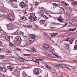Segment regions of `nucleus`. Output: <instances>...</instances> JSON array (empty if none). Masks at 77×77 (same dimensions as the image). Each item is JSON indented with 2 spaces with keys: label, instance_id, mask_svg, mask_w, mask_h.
<instances>
[{
  "label": "nucleus",
  "instance_id": "f257e3e1",
  "mask_svg": "<svg viewBox=\"0 0 77 77\" xmlns=\"http://www.w3.org/2000/svg\"><path fill=\"white\" fill-rule=\"evenodd\" d=\"M7 28L9 30H13L14 29L15 25L12 23H10L7 25Z\"/></svg>",
  "mask_w": 77,
  "mask_h": 77
},
{
  "label": "nucleus",
  "instance_id": "f03ea898",
  "mask_svg": "<svg viewBox=\"0 0 77 77\" xmlns=\"http://www.w3.org/2000/svg\"><path fill=\"white\" fill-rule=\"evenodd\" d=\"M19 6H20L22 8H25L26 7V4L22 1L19 4Z\"/></svg>",
  "mask_w": 77,
  "mask_h": 77
},
{
  "label": "nucleus",
  "instance_id": "7ed1b4c3",
  "mask_svg": "<svg viewBox=\"0 0 77 77\" xmlns=\"http://www.w3.org/2000/svg\"><path fill=\"white\" fill-rule=\"evenodd\" d=\"M34 74L35 75H39V70L38 69H35L34 71Z\"/></svg>",
  "mask_w": 77,
  "mask_h": 77
},
{
  "label": "nucleus",
  "instance_id": "20e7f679",
  "mask_svg": "<svg viewBox=\"0 0 77 77\" xmlns=\"http://www.w3.org/2000/svg\"><path fill=\"white\" fill-rule=\"evenodd\" d=\"M30 38L33 41H34V40L36 39V36H35V35L34 34H31L30 35Z\"/></svg>",
  "mask_w": 77,
  "mask_h": 77
},
{
  "label": "nucleus",
  "instance_id": "39448f33",
  "mask_svg": "<svg viewBox=\"0 0 77 77\" xmlns=\"http://www.w3.org/2000/svg\"><path fill=\"white\" fill-rule=\"evenodd\" d=\"M73 41V39L72 38H69L66 39V41L70 42V43L71 44H72Z\"/></svg>",
  "mask_w": 77,
  "mask_h": 77
},
{
  "label": "nucleus",
  "instance_id": "423d86ee",
  "mask_svg": "<svg viewBox=\"0 0 77 77\" xmlns=\"http://www.w3.org/2000/svg\"><path fill=\"white\" fill-rule=\"evenodd\" d=\"M20 40L21 37L20 36H17L15 38L14 41H20Z\"/></svg>",
  "mask_w": 77,
  "mask_h": 77
},
{
  "label": "nucleus",
  "instance_id": "0eeeda50",
  "mask_svg": "<svg viewBox=\"0 0 77 77\" xmlns=\"http://www.w3.org/2000/svg\"><path fill=\"white\" fill-rule=\"evenodd\" d=\"M7 17L8 19H9V20H12V15L11 14H8L7 15Z\"/></svg>",
  "mask_w": 77,
  "mask_h": 77
},
{
  "label": "nucleus",
  "instance_id": "6e6552de",
  "mask_svg": "<svg viewBox=\"0 0 77 77\" xmlns=\"http://www.w3.org/2000/svg\"><path fill=\"white\" fill-rule=\"evenodd\" d=\"M0 69H1L2 71H3V72H6V68L5 67H3L1 66H0Z\"/></svg>",
  "mask_w": 77,
  "mask_h": 77
},
{
  "label": "nucleus",
  "instance_id": "1a4fd4ad",
  "mask_svg": "<svg viewBox=\"0 0 77 77\" xmlns=\"http://www.w3.org/2000/svg\"><path fill=\"white\" fill-rule=\"evenodd\" d=\"M43 45V47L44 48H45V49H48V48H49V45H48V44H44Z\"/></svg>",
  "mask_w": 77,
  "mask_h": 77
},
{
  "label": "nucleus",
  "instance_id": "9d476101",
  "mask_svg": "<svg viewBox=\"0 0 77 77\" xmlns=\"http://www.w3.org/2000/svg\"><path fill=\"white\" fill-rule=\"evenodd\" d=\"M54 66H55L56 67H61L62 68V65L60 64H55L54 65Z\"/></svg>",
  "mask_w": 77,
  "mask_h": 77
},
{
  "label": "nucleus",
  "instance_id": "9b49d317",
  "mask_svg": "<svg viewBox=\"0 0 77 77\" xmlns=\"http://www.w3.org/2000/svg\"><path fill=\"white\" fill-rule=\"evenodd\" d=\"M13 66V65H10V66H9L7 67V68L9 69H11V70H12V69H14V68L12 67Z\"/></svg>",
  "mask_w": 77,
  "mask_h": 77
},
{
  "label": "nucleus",
  "instance_id": "f8f14e48",
  "mask_svg": "<svg viewBox=\"0 0 77 77\" xmlns=\"http://www.w3.org/2000/svg\"><path fill=\"white\" fill-rule=\"evenodd\" d=\"M5 39L8 41L10 40V37L8 35H6L5 36Z\"/></svg>",
  "mask_w": 77,
  "mask_h": 77
},
{
  "label": "nucleus",
  "instance_id": "ddd939ff",
  "mask_svg": "<svg viewBox=\"0 0 77 77\" xmlns=\"http://www.w3.org/2000/svg\"><path fill=\"white\" fill-rule=\"evenodd\" d=\"M38 20V18L37 17H36L35 16H34L33 18V21H36Z\"/></svg>",
  "mask_w": 77,
  "mask_h": 77
},
{
  "label": "nucleus",
  "instance_id": "4468645a",
  "mask_svg": "<svg viewBox=\"0 0 77 77\" xmlns=\"http://www.w3.org/2000/svg\"><path fill=\"white\" fill-rule=\"evenodd\" d=\"M20 70H21V69L20 68H17L16 69V72H19L20 71Z\"/></svg>",
  "mask_w": 77,
  "mask_h": 77
},
{
  "label": "nucleus",
  "instance_id": "2eb2a0df",
  "mask_svg": "<svg viewBox=\"0 0 77 77\" xmlns=\"http://www.w3.org/2000/svg\"><path fill=\"white\" fill-rule=\"evenodd\" d=\"M0 32H1V33L2 35H4L6 33L5 32H4L3 31H0Z\"/></svg>",
  "mask_w": 77,
  "mask_h": 77
},
{
  "label": "nucleus",
  "instance_id": "dca6fc26",
  "mask_svg": "<svg viewBox=\"0 0 77 77\" xmlns=\"http://www.w3.org/2000/svg\"><path fill=\"white\" fill-rule=\"evenodd\" d=\"M54 5L55 6H58V7H59V6H60V4H57L56 3H54Z\"/></svg>",
  "mask_w": 77,
  "mask_h": 77
},
{
  "label": "nucleus",
  "instance_id": "f3484780",
  "mask_svg": "<svg viewBox=\"0 0 77 77\" xmlns=\"http://www.w3.org/2000/svg\"><path fill=\"white\" fill-rule=\"evenodd\" d=\"M34 62H36V63H39V59H37V60H35L34 61Z\"/></svg>",
  "mask_w": 77,
  "mask_h": 77
},
{
  "label": "nucleus",
  "instance_id": "a211bd4d",
  "mask_svg": "<svg viewBox=\"0 0 77 77\" xmlns=\"http://www.w3.org/2000/svg\"><path fill=\"white\" fill-rule=\"evenodd\" d=\"M58 20L59 21H60V22H62L63 21L62 20V18H61V17L58 18Z\"/></svg>",
  "mask_w": 77,
  "mask_h": 77
},
{
  "label": "nucleus",
  "instance_id": "6ab92c4d",
  "mask_svg": "<svg viewBox=\"0 0 77 77\" xmlns=\"http://www.w3.org/2000/svg\"><path fill=\"white\" fill-rule=\"evenodd\" d=\"M77 45H75L74 46V50H77Z\"/></svg>",
  "mask_w": 77,
  "mask_h": 77
},
{
  "label": "nucleus",
  "instance_id": "aec40b11",
  "mask_svg": "<svg viewBox=\"0 0 77 77\" xmlns=\"http://www.w3.org/2000/svg\"><path fill=\"white\" fill-rule=\"evenodd\" d=\"M9 2H15L17 3V0H9Z\"/></svg>",
  "mask_w": 77,
  "mask_h": 77
},
{
  "label": "nucleus",
  "instance_id": "412c9836",
  "mask_svg": "<svg viewBox=\"0 0 77 77\" xmlns=\"http://www.w3.org/2000/svg\"><path fill=\"white\" fill-rule=\"evenodd\" d=\"M26 17L25 16L22 17V20H24V21H25V20H26Z\"/></svg>",
  "mask_w": 77,
  "mask_h": 77
},
{
  "label": "nucleus",
  "instance_id": "4be33fe9",
  "mask_svg": "<svg viewBox=\"0 0 77 77\" xmlns=\"http://www.w3.org/2000/svg\"><path fill=\"white\" fill-rule=\"evenodd\" d=\"M23 76H24V77H26V76H27V74H26V73L24 72L23 73Z\"/></svg>",
  "mask_w": 77,
  "mask_h": 77
},
{
  "label": "nucleus",
  "instance_id": "5701e85b",
  "mask_svg": "<svg viewBox=\"0 0 77 77\" xmlns=\"http://www.w3.org/2000/svg\"><path fill=\"white\" fill-rule=\"evenodd\" d=\"M73 20H75V21L77 20V17H75L73 18Z\"/></svg>",
  "mask_w": 77,
  "mask_h": 77
},
{
  "label": "nucleus",
  "instance_id": "b1692460",
  "mask_svg": "<svg viewBox=\"0 0 77 77\" xmlns=\"http://www.w3.org/2000/svg\"><path fill=\"white\" fill-rule=\"evenodd\" d=\"M34 10V8H32L30 10H29V11L30 12H32Z\"/></svg>",
  "mask_w": 77,
  "mask_h": 77
},
{
  "label": "nucleus",
  "instance_id": "393cba45",
  "mask_svg": "<svg viewBox=\"0 0 77 77\" xmlns=\"http://www.w3.org/2000/svg\"><path fill=\"white\" fill-rule=\"evenodd\" d=\"M18 30H17L15 32V35H18Z\"/></svg>",
  "mask_w": 77,
  "mask_h": 77
},
{
  "label": "nucleus",
  "instance_id": "a878e982",
  "mask_svg": "<svg viewBox=\"0 0 77 77\" xmlns=\"http://www.w3.org/2000/svg\"><path fill=\"white\" fill-rule=\"evenodd\" d=\"M0 12H4V11L2 10V9L1 8H0Z\"/></svg>",
  "mask_w": 77,
  "mask_h": 77
},
{
  "label": "nucleus",
  "instance_id": "bb28decb",
  "mask_svg": "<svg viewBox=\"0 0 77 77\" xmlns=\"http://www.w3.org/2000/svg\"><path fill=\"white\" fill-rule=\"evenodd\" d=\"M20 34L21 35H24V32H20Z\"/></svg>",
  "mask_w": 77,
  "mask_h": 77
},
{
  "label": "nucleus",
  "instance_id": "cd10ccee",
  "mask_svg": "<svg viewBox=\"0 0 77 77\" xmlns=\"http://www.w3.org/2000/svg\"><path fill=\"white\" fill-rule=\"evenodd\" d=\"M32 25H29L27 26L28 28H31L32 27Z\"/></svg>",
  "mask_w": 77,
  "mask_h": 77
},
{
  "label": "nucleus",
  "instance_id": "c85d7f7f",
  "mask_svg": "<svg viewBox=\"0 0 77 77\" xmlns=\"http://www.w3.org/2000/svg\"><path fill=\"white\" fill-rule=\"evenodd\" d=\"M46 67L47 68H51V67H50V66L48 65L47 64H46Z\"/></svg>",
  "mask_w": 77,
  "mask_h": 77
},
{
  "label": "nucleus",
  "instance_id": "c756f323",
  "mask_svg": "<svg viewBox=\"0 0 77 77\" xmlns=\"http://www.w3.org/2000/svg\"><path fill=\"white\" fill-rule=\"evenodd\" d=\"M76 30V28H75L74 29H70V31H74V30Z\"/></svg>",
  "mask_w": 77,
  "mask_h": 77
},
{
  "label": "nucleus",
  "instance_id": "7c9ffc66",
  "mask_svg": "<svg viewBox=\"0 0 77 77\" xmlns=\"http://www.w3.org/2000/svg\"><path fill=\"white\" fill-rule=\"evenodd\" d=\"M11 52H12V51H11V50H9L7 51V53H11Z\"/></svg>",
  "mask_w": 77,
  "mask_h": 77
},
{
  "label": "nucleus",
  "instance_id": "2f4dec72",
  "mask_svg": "<svg viewBox=\"0 0 77 77\" xmlns=\"http://www.w3.org/2000/svg\"><path fill=\"white\" fill-rule=\"evenodd\" d=\"M20 59H22V60H26V59L22 57H20Z\"/></svg>",
  "mask_w": 77,
  "mask_h": 77
},
{
  "label": "nucleus",
  "instance_id": "473e14b6",
  "mask_svg": "<svg viewBox=\"0 0 77 77\" xmlns=\"http://www.w3.org/2000/svg\"><path fill=\"white\" fill-rule=\"evenodd\" d=\"M65 66H66L65 65H62V67L61 68H65Z\"/></svg>",
  "mask_w": 77,
  "mask_h": 77
},
{
  "label": "nucleus",
  "instance_id": "72a5a7b5",
  "mask_svg": "<svg viewBox=\"0 0 77 77\" xmlns=\"http://www.w3.org/2000/svg\"><path fill=\"white\" fill-rule=\"evenodd\" d=\"M43 18H46V19H47V18H48V17H46L44 15V16H43Z\"/></svg>",
  "mask_w": 77,
  "mask_h": 77
},
{
  "label": "nucleus",
  "instance_id": "f704fd0d",
  "mask_svg": "<svg viewBox=\"0 0 77 77\" xmlns=\"http://www.w3.org/2000/svg\"><path fill=\"white\" fill-rule=\"evenodd\" d=\"M73 69L75 71H76L77 70V67H73Z\"/></svg>",
  "mask_w": 77,
  "mask_h": 77
},
{
  "label": "nucleus",
  "instance_id": "c9c22d12",
  "mask_svg": "<svg viewBox=\"0 0 77 77\" xmlns=\"http://www.w3.org/2000/svg\"><path fill=\"white\" fill-rule=\"evenodd\" d=\"M5 57L4 56L2 55L1 56V58H2V59H5Z\"/></svg>",
  "mask_w": 77,
  "mask_h": 77
},
{
  "label": "nucleus",
  "instance_id": "e433bc0d",
  "mask_svg": "<svg viewBox=\"0 0 77 77\" xmlns=\"http://www.w3.org/2000/svg\"><path fill=\"white\" fill-rule=\"evenodd\" d=\"M24 56H29V54H24Z\"/></svg>",
  "mask_w": 77,
  "mask_h": 77
},
{
  "label": "nucleus",
  "instance_id": "4c0bfd02",
  "mask_svg": "<svg viewBox=\"0 0 77 77\" xmlns=\"http://www.w3.org/2000/svg\"><path fill=\"white\" fill-rule=\"evenodd\" d=\"M5 15L4 14H0V17H4Z\"/></svg>",
  "mask_w": 77,
  "mask_h": 77
},
{
  "label": "nucleus",
  "instance_id": "58836bf2",
  "mask_svg": "<svg viewBox=\"0 0 77 77\" xmlns=\"http://www.w3.org/2000/svg\"><path fill=\"white\" fill-rule=\"evenodd\" d=\"M29 19H30V20H32V15H30V17H29Z\"/></svg>",
  "mask_w": 77,
  "mask_h": 77
},
{
  "label": "nucleus",
  "instance_id": "ea45409f",
  "mask_svg": "<svg viewBox=\"0 0 77 77\" xmlns=\"http://www.w3.org/2000/svg\"><path fill=\"white\" fill-rule=\"evenodd\" d=\"M74 5H76L77 4V2H74L73 3Z\"/></svg>",
  "mask_w": 77,
  "mask_h": 77
},
{
  "label": "nucleus",
  "instance_id": "a19ab883",
  "mask_svg": "<svg viewBox=\"0 0 77 77\" xmlns=\"http://www.w3.org/2000/svg\"><path fill=\"white\" fill-rule=\"evenodd\" d=\"M64 4L65 6H66L67 5V4L65 2H64Z\"/></svg>",
  "mask_w": 77,
  "mask_h": 77
},
{
  "label": "nucleus",
  "instance_id": "79ce46f5",
  "mask_svg": "<svg viewBox=\"0 0 77 77\" xmlns=\"http://www.w3.org/2000/svg\"><path fill=\"white\" fill-rule=\"evenodd\" d=\"M12 47H14V48H15V47H16V45H15L13 44L12 45Z\"/></svg>",
  "mask_w": 77,
  "mask_h": 77
},
{
  "label": "nucleus",
  "instance_id": "37998d69",
  "mask_svg": "<svg viewBox=\"0 0 77 77\" xmlns=\"http://www.w3.org/2000/svg\"><path fill=\"white\" fill-rule=\"evenodd\" d=\"M67 25H68V23H66L64 25V27H66Z\"/></svg>",
  "mask_w": 77,
  "mask_h": 77
},
{
  "label": "nucleus",
  "instance_id": "c03bdc74",
  "mask_svg": "<svg viewBox=\"0 0 77 77\" xmlns=\"http://www.w3.org/2000/svg\"><path fill=\"white\" fill-rule=\"evenodd\" d=\"M41 21H42V22H43V23H44V22H45V20H41Z\"/></svg>",
  "mask_w": 77,
  "mask_h": 77
},
{
  "label": "nucleus",
  "instance_id": "a18cd8bd",
  "mask_svg": "<svg viewBox=\"0 0 77 77\" xmlns=\"http://www.w3.org/2000/svg\"><path fill=\"white\" fill-rule=\"evenodd\" d=\"M35 50V49L34 48H33V49L32 50V52H33Z\"/></svg>",
  "mask_w": 77,
  "mask_h": 77
},
{
  "label": "nucleus",
  "instance_id": "49530a36",
  "mask_svg": "<svg viewBox=\"0 0 77 77\" xmlns=\"http://www.w3.org/2000/svg\"><path fill=\"white\" fill-rule=\"evenodd\" d=\"M35 5H38V3L36 2H35Z\"/></svg>",
  "mask_w": 77,
  "mask_h": 77
},
{
  "label": "nucleus",
  "instance_id": "de8ad7c7",
  "mask_svg": "<svg viewBox=\"0 0 77 77\" xmlns=\"http://www.w3.org/2000/svg\"><path fill=\"white\" fill-rule=\"evenodd\" d=\"M35 27H36V28H38V26L35 25Z\"/></svg>",
  "mask_w": 77,
  "mask_h": 77
},
{
  "label": "nucleus",
  "instance_id": "09e8293b",
  "mask_svg": "<svg viewBox=\"0 0 77 77\" xmlns=\"http://www.w3.org/2000/svg\"><path fill=\"white\" fill-rule=\"evenodd\" d=\"M39 59V60H40V61H42V60L40 59Z\"/></svg>",
  "mask_w": 77,
  "mask_h": 77
},
{
  "label": "nucleus",
  "instance_id": "8fccbe9b",
  "mask_svg": "<svg viewBox=\"0 0 77 77\" xmlns=\"http://www.w3.org/2000/svg\"><path fill=\"white\" fill-rule=\"evenodd\" d=\"M74 62H76V63H77V60H74Z\"/></svg>",
  "mask_w": 77,
  "mask_h": 77
},
{
  "label": "nucleus",
  "instance_id": "3c124183",
  "mask_svg": "<svg viewBox=\"0 0 77 77\" xmlns=\"http://www.w3.org/2000/svg\"><path fill=\"white\" fill-rule=\"evenodd\" d=\"M27 50L28 51H29V52H31V51H30V50L27 49Z\"/></svg>",
  "mask_w": 77,
  "mask_h": 77
},
{
  "label": "nucleus",
  "instance_id": "603ef678",
  "mask_svg": "<svg viewBox=\"0 0 77 77\" xmlns=\"http://www.w3.org/2000/svg\"><path fill=\"white\" fill-rule=\"evenodd\" d=\"M48 16L49 17H50V18H51L52 17L51 16V15H49Z\"/></svg>",
  "mask_w": 77,
  "mask_h": 77
},
{
  "label": "nucleus",
  "instance_id": "864d4df0",
  "mask_svg": "<svg viewBox=\"0 0 77 77\" xmlns=\"http://www.w3.org/2000/svg\"><path fill=\"white\" fill-rule=\"evenodd\" d=\"M23 26L24 27H27V26Z\"/></svg>",
  "mask_w": 77,
  "mask_h": 77
},
{
  "label": "nucleus",
  "instance_id": "5fc2aeb1",
  "mask_svg": "<svg viewBox=\"0 0 77 77\" xmlns=\"http://www.w3.org/2000/svg\"><path fill=\"white\" fill-rule=\"evenodd\" d=\"M2 44V42L1 41H0V45H1Z\"/></svg>",
  "mask_w": 77,
  "mask_h": 77
},
{
  "label": "nucleus",
  "instance_id": "6e6d98bb",
  "mask_svg": "<svg viewBox=\"0 0 77 77\" xmlns=\"http://www.w3.org/2000/svg\"><path fill=\"white\" fill-rule=\"evenodd\" d=\"M25 61H29V60H24Z\"/></svg>",
  "mask_w": 77,
  "mask_h": 77
},
{
  "label": "nucleus",
  "instance_id": "4d7b16f0",
  "mask_svg": "<svg viewBox=\"0 0 77 77\" xmlns=\"http://www.w3.org/2000/svg\"><path fill=\"white\" fill-rule=\"evenodd\" d=\"M50 28L51 29V28H54V27H51V26H50Z\"/></svg>",
  "mask_w": 77,
  "mask_h": 77
},
{
  "label": "nucleus",
  "instance_id": "13d9d810",
  "mask_svg": "<svg viewBox=\"0 0 77 77\" xmlns=\"http://www.w3.org/2000/svg\"><path fill=\"white\" fill-rule=\"evenodd\" d=\"M46 35H47V34H45V37H47L46 36Z\"/></svg>",
  "mask_w": 77,
  "mask_h": 77
},
{
  "label": "nucleus",
  "instance_id": "bf43d9fd",
  "mask_svg": "<svg viewBox=\"0 0 77 77\" xmlns=\"http://www.w3.org/2000/svg\"><path fill=\"white\" fill-rule=\"evenodd\" d=\"M23 12H24V13L26 12V11H23Z\"/></svg>",
  "mask_w": 77,
  "mask_h": 77
},
{
  "label": "nucleus",
  "instance_id": "052dcab7",
  "mask_svg": "<svg viewBox=\"0 0 77 77\" xmlns=\"http://www.w3.org/2000/svg\"><path fill=\"white\" fill-rule=\"evenodd\" d=\"M55 56H56V57H57V55L55 54Z\"/></svg>",
  "mask_w": 77,
  "mask_h": 77
},
{
  "label": "nucleus",
  "instance_id": "680f3d73",
  "mask_svg": "<svg viewBox=\"0 0 77 77\" xmlns=\"http://www.w3.org/2000/svg\"><path fill=\"white\" fill-rule=\"evenodd\" d=\"M17 50H20V49H19V48H17Z\"/></svg>",
  "mask_w": 77,
  "mask_h": 77
},
{
  "label": "nucleus",
  "instance_id": "e2e57ef3",
  "mask_svg": "<svg viewBox=\"0 0 77 77\" xmlns=\"http://www.w3.org/2000/svg\"><path fill=\"white\" fill-rule=\"evenodd\" d=\"M57 57H59V56L57 55Z\"/></svg>",
  "mask_w": 77,
  "mask_h": 77
},
{
  "label": "nucleus",
  "instance_id": "0e129e2a",
  "mask_svg": "<svg viewBox=\"0 0 77 77\" xmlns=\"http://www.w3.org/2000/svg\"><path fill=\"white\" fill-rule=\"evenodd\" d=\"M34 51H36V50H35H35H34Z\"/></svg>",
  "mask_w": 77,
  "mask_h": 77
},
{
  "label": "nucleus",
  "instance_id": "69168bd1",
  "mask_svg": "<svg viewBox=\"0 0 77 77\" xmlns=\"http://www.w3.org/2000/svg\"><path fill=\"white\" fill-rule=\"evenodd\" d=\"M1 50H2V49L0 48V51H1Z\"/></svg>",
  "mask_w": 77,
  "mask_h": 77
},
{
  "label": "nucleus",
  "instance_id": "338daca9",
  "mask_svg": "<svg viewBox=\"0 0 77 77\" xmlns=\"http://www.w3.org/2000/svg\"><path fill=\"white\" fill-rule=\"evenodd\" d=\"M26 38H27V36H25Z\"/></svg>",
  "mask_w": 77,
  "mask_h": 77
},
{
  "label": "nucleus",
  "instance_id": "774afa93",
  "mask_svg": "<svg viewBox=\"0 0 77 77\" xmlns=\"http://www.w3.org/2000/svg\"><path fill=\"white\" fill-rule=\"evenodd\" d=\"M55 8H53V9H54Z\"/></svg>",
  "mask_w": 77,
  "mask_h": 77
}]
</instances>
